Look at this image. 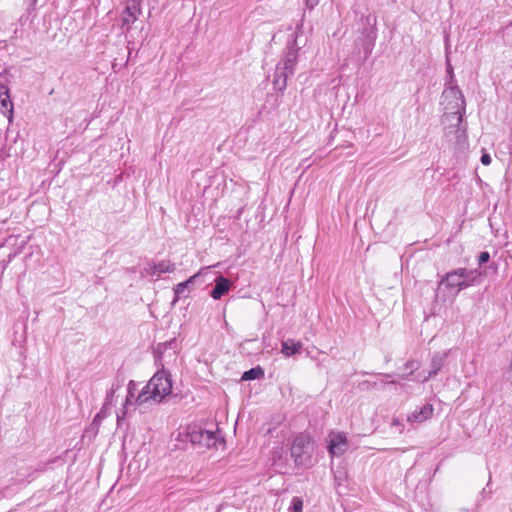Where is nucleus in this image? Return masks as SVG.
Segmentation results:
<instances>
[{
	"instance_id": "1",
	"label": "nucleus",
	"mask_w": 512,
	"mask_h": 512,
	"mask_svg": "<svg viewBox=\"0 0 512 512\" xmlns=\"http://www.w3.org/2000/svg\"><path fill=\"white\" fill-rule=\"evenodd\" d=\"M442 104L444 105L443 123L451 122V127H454L456 132L461 130L464 133L465 129H461L460 126L463 121L466 102L462 91L452 81L446 83L442 92Z\"/></svg>"
},
{
	"instance_id": "2",
	"label": "nucleus",
	"mask_w": 512,
	"mask_h": 512,
	"mask_svg": "<svg viewBox=\"0 0 512 512\" xmlns=\"http://www.w3.org/2000/svg\"><path fill=\"white\" fill-rule=\"evenodd\" d=\"M172 392V380L168 371H157L137 395L138 406L154 405L162 402Z\"/></svg>"
},
{
	"instance_id": "3",
	"label": "nucleus",
	"mask_w": 512,
	"mask_h": 512,
	"mask_svg": "<svg viewBox=\"0 0 512 512\" xmlns=\"http://www.w3.org/2000/svg\"><path fill=\"white\" fill-rule=\"evenodd\" d=\"M481 275L479 269L457 268L442 277L438 291L455 297L461 290L479 284Z\"/></svg>"
},
{
	"instance_id": "4",
	"label": "nucleus",
	"mask_w": 512,
	"mask_h": 512,
	"mask_svg": "<svg viewBox=\"0 0 512 512\" xmlns=\"http://www.w3.org/2000/svg\"><path fill=\"white\" fill-rule=\"evenodd\" d=\"M185 437L193 445H198L199 447L205 448L217 447L218 443L223 442V438L218 429L217 432H213L210 430H205L196 425L189 426L187 428Z\"/></svg>"
},
{
	"instance_id": "5",
	"label": "nucleus",
	"mask_w": 512,
	"mask_h": 512,
	"mask_svg": "<svg viewBox=\"0 0 512 512\" xmlns=\"http://www.w3.org/2000/svg\"><path fill=\"white\" fill-rule=\"evenodd\" d=\"M312 441L306 434H298L291 445V456L297 465H307L312 455Z\"/></svg>"
},
{
	"instance_id": "6",
	"label": "nucleus",
	"mask_w": 512,
	"mask_h": 512,
	"mask_svg": "<svg viewBox=\"0 0 512 512\" xmlns=\"http://www.w3.org/2000/svg\"><path fill=\"white\" fill-rule=\"evenodd\" d=\"M300 46L297 41V33L291 34V39L287 43L286 52L281 61L277 64L282 70L294 74L295 67L298 59V51Z\"/></svg>"
},
{
	"instance_id": "7",
	"label": "nucleus",
	"mask_w": 512,
	"mask_h": 512,
	"mask_svg": "<svg viewBox=\"0 0 512 512\" xmlns=\"http://www.w3.org/2000/svg\"><path fill=\"white\" fill-rule=\"evenodd\" d=\"M349 447L346 434L343 432L331 431L328 435V451L331 456L343 455Z\"/></svg>"
},
{
	"instance_id": "8",
	"label": "nucleus",
	"mask_w": 512,
	"mask_h": 512,
	"mask_svg": "<svg viewBox=\"0 0 512 512\" xmlns=\"http://www.w3.org/2000/svg\"><path fill=\"white\" fill-rule=\"evenodd\" d=\"M140 14V0H127L126 8L123 12V25L133 23Z\"/></svg>"
},
{
	"instance_id": "9",
	"label": "nucleus",
	"mask_w": 512,
	"mask_h": 512,
	"mask_svg": "<svg viewBox=\"0 0 512 512\" xmlns=\"http://www.w3.org/2000/svg\"><path fill=\"white\" fill-rule=\"evenodd\" d=\"M0 110L7 115L9 121L12 120L13 104L9 96V88L3 84H0Z\"/></svg>"
},
{
	"instance_id": "10",
	"label": "nucleus",
	"mask_w": 512,
	"mask_h": 512,
	"mask_svg": "<svg viewBox=\"0 0 512 512\" xmlns=\"http://www.w3.org/2000/svg\"><path fill=\"white\" fill-rule=\"evenodd\" d=\"M433 405L432 404H425L423 407H421L419 410L416 409L414 412L409 414L407 416L408 422H417L422 423L423 421H426L427 419L431 418L433 415Z\"/></svg>"
},
{
	"instance_id": "11",
	"label": "nucleus",
	"mask_w": 512,
	"mask_h": 512,
	"mask_svg": "<svg viewBox=\"0 0 512 512\" xmlns=\"http://www.w3.org/2000/svg\"><path fill=\"white\" fill-rule=\"evenodd\" d=\"M231 285H232V283L230 280H228L227 278H225L223 276H218L215 279V286L210 293L211 297L215 300L220 299L223 295L228 293Z\"/></svg>"
},
{
	"instance_id": "12",
	"label": "nucleus",
	"mask_w": 512,
	"mask_h": 512,
	"mask_svg": "<svg viewBox=\"0 0 512 512\" xmlns=\"http://www.w3.org/2000/svg\"><path fill=\"white\" fill-rule=\"evenodd\" d=\"M291 74L282 68L276 66V70L273 78L274 89L283 92L287 87V79Z\"/></svg>"
},
{
	"instance_id": "13",
	"label": "nucleus",
	"mask_w": 512,
	"mask_h": 512,
	"mask_svg": "<svg viewBox=\"0 0 512 512\" xmlns=\"http://www.w3.org/2000/svg\"><path fill=\"white\" fill-rule=\"evenodd\" d=\"M302 346L300 341L296 342L293 339H288L282 343L281 352L284 356L291 357L300 352Z\"/></svg>"
},
{
	"instance_id": "14",
	"label": "nucleus",
	"mask_w": 512,
	"mask_h": 512,
	"mask_svg": "<svg viewBox=\"0 0 512 512\" xmlns=\"http://www.w3.org/2000/svg\"><path fill=\"white\" fill-rule=\"evenodd\" d=\"M447 353H436L431 359V370L429 371L428 377L435 376L443 367Z\"/></svg>"
},
{
	"instance_id": "15",
	"label": "nucleus",
	"mask_w": 512,
	"mask_h": 512,
	"mask_svg": "<svg viewBox=\"0 0 512 512\" xmlns=\"http://www.w3.org/2000/svg\"><path fill=\"white\" fill-rule=\"evenodd\" d=\"M111 408V405H108V403H104L100 411L96 414V416L93 419V422L91 426L95 428L96 430L100 426L103 419H105L109 415V410Z\"/></svg>"
},
{
	"instance_id": "16",
	"label": "nucleus",
	"mask_w": 512,
	"mask_h": 512,
	"mask_svg": "<svg viewBox=\"0 0 512 512\" xmlns=\"http://www.w3.org/2000/svg\"><path fill=\"white\" fill-rule=\"evenodd\" d=\"M264 375V371L261 367H254L247 371H245L242 375V380L248 381V380H255L260 379Z\"/></svg>"
},
{
	"instance_id": "17",
	"label": "nucleus",
	"mask_w": 512,
	"mask_h": 512,
	"mask_svg": "<svg viewBox=\"0 0 512 512\" xmlns=\"http://www.w3.org/2000/svg\"><path fill=\"white\" fill-rule=\"evenodd\" d=\"M153 269L157 271L158 276H160L162 273L173 272L175 266L169 261H161L158 264H153Z\"/></svg>"
},
{
	"instance_id": "18",
	"label": "nucleus",
	"mask_w": 512,
	"mask_h": 512,
	"mask_svg": "<svg viewBox=\"0 0 512 512\" xmlns=\"http://www.w3.org/2000/svg\"><path fill=\"white\" fill-rule=\"evenodd\" d=\"M189 287L187 286V282H181L174 287L175 297L172 301L175 304L181 297H187L186 291H188Z\"/></svg>"
},
{
	"instance_id": "19",
	"label": "nucleus",
	"mask_w": 512,
	"mask_h": 512,
	"mask_svg": "<svg viewBox=\"0 0 512 512\" xmlns=\"http://www.w3.org/2000/svg\"><path fill=\"white\" fill-rule=\"evenodd\" d=\"M391 427L396 428V432L401 434L404 431L405 425L404 423L397 417H393L391 421Z\"/></svg>"
},
{
	"instance_id": "20",
	"label": "nucleus",
	"mask_w": 512,
	"mask_h": 512,
	"mask_svg": "<svg viewBox=\"0 0 512 512\" xmlns=\"http://www.w3.org/2000/svg\"><path fill=\"white\" fill-rule=\"evenodd\" d=\"M291 508L294 512H302L303 510V501L299 497H294L292 499Z\"/></svg>"
},
{
	"instance_id": "21",
	"label": "nucleus",
	"mask_w": 512,
	"mask_h": 512,
	"mask_svg": "<svg viewBox=\"0 0 512 512\" xmlns=\"http://www.w3.org/2000/svg\"><path fill=\"white\" fill-rule=\"evenodd\" d=\"M118 388H119L118 385L112 386V388L107 392L106 399H105L104 403H108V405L112 406L113 397Z\"/></svg>"
},
{
	"instance_id": "22",
	"label": "nucleus",
	"mask_w": 512,
	"mask_h": 512,
	"mask_svg": "<svg viewBox=\"0 0 512 512\" xmlns=\"http://www.w3.org/2000/svg\"><path fill=\"white\" fill-rule=\"evenodd\" d=\"M136 397H137V396H135V394H134V393H132V392H127V396H126V400H125V404H124V406H125V407H127V406L132 405V404H134V405L138 406V405L135 403Z\"/></svg>"
},
{
	"instance_id": "23",
	"label": "nucleus",
	"mask_w": 512,
	"mask_h": 512,
	"mask_svg": "<svg viewBox=\"0 0 512 512\" xmlns=\"http://www.w3.org/2000/svg\"><path fill=\"white\" fill-rule=\"evenodd\" d=\"M490 259V254L487 252V251H483L479 254V257H478V263L479 265H483L485 263H487Z\"/></svg>"
},
{
	"instance_id": "24",
	"label": "nucleus",
	"mask_w": 512,
	"mask_h": 512,
	"mask_svg": "<svg viewBox=\"0 0 512 512\" xmlns=\"http://www.w3.org/2000/svg\"><path fill=\"white\" fill-rule=\"evenodd\" d=\"M446 70H447V73L449 75V81L448 82H451L454 83V70H453V67L449 61V59H447L446 61Z\"/></svg>"
},
{
	"instance_id": "25",
	"label": "nucleus",
	"mask_w": 512,
	"mask_h": 512,
	"mask_svg": "<svg viewBox=\"0 0 512 512\" xmlns=\"http://www.w3.org/2000/svg\"><path fill=\"white\" fill-rule=\"evenodd\" d=\"M27 1H28V3H27L26 11H27V13L30 14L31 12L36 10V5L39 0H27Z\"/></svg>"
},
{
	"instance_id": "26",
	"label": "nucleus",
	"mask_w": 512,
	"mask_h": 512,
	"mask_svg": "<svg viewBox=\"0 0 512 512\" xmlns=\"http://www.w3.org/2000/svg\"><path fill=\"white\" fill-rule=\"evenodd\" d=\"M136 391H137V384L133 380L129 381L128 387H127V392H132L135 394Z\"/></svg>"
},
{
	"instance_id": "27",
	"label": "nucleus",
	"mask_w": 512,
	"mask_h": 512,
	"mask_svg": "<svg viewBox=\"0 0 512 512\" xmlns=\"http://www.w3.org/2000/svg\"><path fill=\"white\" fill-rule=\"evenodd\" d=\"M480 160L483 165H489L491 163V157L486 153L481 156Z\"/></svg>"
},
{
	"instance_id": "28",
	"label": "nucleus",
	"mask_w": 512,
	"mask_h": 512,
	"mask_svg": "<svg viewBox=\"0 0 512 512\" xmlns=\"http://www.w3.org/2000/svg\"><path fill=\"white\" fill-rule=\"evenodd\" d=\"M125 415H126V411L125 410H122L121 412L117 413V424H118V426L121 425V422L124 420Z\"/></svg>"
},
{
	"instance_id": "29",
	"label": "nucleus",
	"mask_w": 512,
	"mask_h": 512,
	"mask_svg": "<svg viewBox=\"0 0 512 512\" xmlns=\"http://www.w3.org/2000/svg\"><path fill=\"white\" fill-rule=\"evenodd\" d=\"M200 275V272L194 274L193 276H191L189 279H187L185 282H187V286L189 287L191 284H193L195 282V280L199 277Z\"/></svg>"
},
{
	"instance_id": "30",
	"label": "nucleus",
	"mask_w": 512,
	"mask_h": 512,
	"mask_svg": "<svg viewBox=\"0 0 512 512\" xmlns=\"http://www.w3.org/2000/svg\"><path fill=\"white\" fill-rule=\"evenodd\" d=\"M318 3H319V0H307L306 1L307 7L310 9L315 7Z\"/></svg>"
},
{
	"instance_id": "31",
	"label": "nucleus",
	"mask_w": 512,
	"mask_h": 512,
	"mask_svg": "<svg viewBox=\"0 0 512 512\" xmlns=\"http://www.w3.org/2000/svg\"><path fill=\"white\" fill-rule=\"evenodd\" d=\"M380 376L383 378L382 379L383 382H385V383H394L393 380L389 381V379L391 378L390 374H380Z\"/></svg>"
},
{
	"instance_id": "32",
	"label": "nucleus",
	"mask_w": 512,
	"mask_h": 512,
	"mask_svg": "<svg viewBox=\"0 0 512 512\" xmlns=\"http://www.w3.org/2000/svg\"><path fill=\"white\" fill-rule=\"evenodd\" d=\"M146 271H147L148 274H151V275L157 274L158 275V272L153 269V265H151L149 267V269H147Z\"/></svg>"
},
{
	"instance_id": "33",
	"label": "nucleus",
	"mask_w": 512,
	"mask_h": 512,
	"mask_svg": "<svg viewBox=\"0 0 512 512\" xmlns=\"http://www.w3.org/2000/svg\"><path fill=\"white\" fill-rule=\"evenodd\" d=\"M509 371L512 373V357H511V361H510V365H509Z\"/></svg>"
}]
</instances>
